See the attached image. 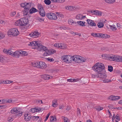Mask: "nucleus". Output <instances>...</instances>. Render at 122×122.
Here are the masks:
<instances>
[{
  "label": "nucleus",
  "instance_id": "obj_31",
  "mask_svg": "<svg viewBox=\"0 0 122 122\" xmlns=\"http://www.w3.org/2000/svg\"><path fill=\"white\" fill-rule=\"evenodd\" d=\"M57 104V100H55L53 101L52 105L53 107H56Z\"/></svg>",
  "mask_w": 122,
  "mask_h": 122
},
{
  "label": "nucleus",
  "instance_id": "obj_46",
  "mask_svg": "<svg viewBox=\"0 0 122 122\" xmlns=\"http://www.w3.org/2000/svg\"><path fill=\"white\" fill-rule=\"evenodd\" d=\"M117 62H122V57L120 56H118Z\"/></svg>",
  "mask_w": 122,
  "mask_h": 122
},
{
  "label": "nucleus",
  "instance_id": "obj_7",
  "mask_svg": "<svg viewBox=\"0 0 122 122\" xmlns=\"http://www.w3.org/2000/svg\"><path fill=\"white\" fill-rule=\"evenodd\" d=\"M31 3H27L26 4V6L25 7V9L24 11V15H27L29 13V10H30L29 9L31 7Z\"/></svg>",
  "mask_w": 122,
  "mask_h": 122
},
{
  "label": "nucleus",
  "instance_id": "obj_28",
  "mask_svg": "<svg viewBox=\"0 0 122 122\" xmlns=\"http://www.w3.org/2000/svg\"><path fill=\"white\" fill-rule=\"evenodd\" d=\"M67 47V45L63 43H60V48L61 49L66 48Z\"/></svg>",
  "mask_w": 122,
  "mask_h": 122
},
{
  "label": "nucleus",
  "instance_id": "obj_37",
  "mask_svg": "<svg viewBox=\"0 0 122 122\" xmlns=\"http://www.w3.org/2000/svg\"><path fill=\"white\" fill-rule=\"evenodd\" d=\"M13 119L14 118L12 116H10L8 118V120L9 122H11L13 120Z\"/></svg>",
  "mask_w": 122,
  "mask_h": 122
},
{
  "label": "nucleus",
  "instance_id": "obj_24",
  "mask_svg": "<svg viewBox=\"0 0 122 122\" xmlns=\"http://www.w3.org/2000/svg\"><path fill=\"white\" fill-rule=\"evenodd\" d=\"M79 59L80 61H79L78 63H80L81 62H85L86 60V59L84 58V57H82L80 56Z\"/></svg>",
  "mask_w": 122,
  "mask_h": 122
},
{
  "label": "nucleus",
  "instance_id": "obj_16",
  "mask_svg": "<svg viewBox=\"0 0 122 122\" xmlns=\"http://www.w3.org/2000/svg\"><path fill=\"white\" fill-rule=\"evenodd\" d=\"M66 9L70 11H74L76 9V8L74 6H67L66 7Z\"/></svg>",
  "mask_w": 122,
  "mask_h": 122
},
{
  "label": "nucleus",
  "instance_id": "obj_8",
  "mask_svg": "<svg viewBox=\"0 0 122 122\" xmlns=\"http://www.w3.org/2000/svg\"><path fill=\"white\" fill-rule=\"evenodd\" d=\"M40 34L37 31H35L29 34V35L31 37L35 38L39 37Z\"/></svg>",
  "mask_w": 122,
  "mask_h": 122
},
{
  "label": "nucleus",
  "instance_id": "obj_55",
  "mask_svg": "<svg viewBox=\"0 0 122 122\" xmlns=\"http://www.w3.org/2000/svg\"><path fill=\"white\" fill-rule=\"evenodd\" d=\"M3 52L6 54H8V50H7L6 49H4L3 50Z\"/></svg>",
  "mask_w": 122,
  "mask_h": 122
},
{
  "label": "nucleus",
  "instance_id": "obj_41",
  "mask_svg": "<svg viewBox=\"0 0 122 122\" xmlns=\"http://www.w3.org/2000/svg\"><path fill=\"white\" fill-rule=\"evenodd\" d=\"M36 112H39L41 111H42L43 110L42 109H41V108H35Z\"/></svg>",
  "mask_w": 122,
  "mask_h": 122
},
{
  "label": "nucleus",
  "instance_id": "obj_2",
  "mask_svg": "<svg viewBox=\"0 0 122 122\" xmlns=\"http://www.w3.org/2000/svg\"><path fill=\"white\" fill-rule=\"evenodd\" d=\"M105 67L104 64L100 62H98L95 64L92 67V69L98 73V76L100 78H105L107 75L103 74Z\"/></svg>",
  "mask_w": 122,
  "mask_h": 122
},
{
  "label": "nucleus",
  "instance_id": "obj_63",
  "mask_svg": "<svg viewBox=\"0 0 122 122\" xmlns=\"http://www.w3.org/2000/svg\"><path fill=\"white\" fill-rule=\"evenodd\" d=\"M71 107L70 106H68L66 108V109L67 110H70L71 109Z\"/></svg>",
  "mask_w": 122,
  "mask_h": 122
},
{
  "label": "nucleus",
  "instance_id": "obj_58",
  "mask_svg": "<svg viewBox=\"0 0 122 122\" xmlns=\"http://www.w3.org/2000/svg\"><path fill=\"white\" fill-rule=\"evenodd\" d=\"M80 111V109L79 108H77V113L78 114H80L81 113Z\"/></svg>",
  "mask_w": 122,
  "mask_h": 122
},
{
  "label": "nucleus",
  "instance_id": "obj_19",
  "mask_svg": "<svg viewBox=\"0 0 122 122\" xmlns=\"http://www.w3.org/2000/svg\"><path fill=\"white\" fill-rule=\"evenodd\" d=\"M45 63L44 62L42 61L39 62V68H43L45 67Z\"/></svg>",
  "mask_w": 122,
  "mask_h": 122
},
{
  "label": "nucleus",
  "instance_id": "obj_10",
  "mask_svg": "<svg viewBox=\"0 0 122 122\" xmlns=\"http://www.w3.org/2000/svg\"><path fill=\"white\" fill-rule=\"evenodd\" d=\"M91 12L92 13H94L96 15L101 16L102 13L101 11L97 10H91Z\"/></svg>",
  "mask_w": 122,
  "mask_h": 122
},
{
  "label": "nucleus",
  "instance_id": "obj_38",
  "mask_svg": "<svg viewBox=\"0 0 122 122\" xmlns=\"http://www.w3.org/2000/svg\"><path fill=\"white\" fill-rule=\"evenodd\" d=\"M8 54L9 55H11L12 56V55H13L14 52V51H12V50H8Z\"/></svg>",
  "mask_w": 122,
  "mask_h": 122
},
{
  "label": "nucleus",
  "instance_id": "obj_20",
  "mask_svg": "<svg viewBox=\"0 0 122 122\" xmlns=\"http://www.w3.org/2000/svg\"><path fill=\"white\" fill-rule=\"evenodd\" d=\"M30 115H24V119L26 121H28L30 119L31 117Z\"/></svg>",
  "mask_w": 122,
  "mask_h": 122
},
{
  "label": "nucleus",
  "instance_id": "obj_12",
  "mask_svg": "<svg viewBox=\"0 0 122 122\" xmlns=\"http://www.w3.org/2000/svg\"><path fill=\"white\" fill-rule=\"evenodd\" d=\"M73 56V61L78 63L79 61H80L79 59L80 56L77 55Z\"/></svg>",
  "mask_w": 122,
  "mask_h": 122
},
{
  "label": "nucleus",
  "instance_id": "obj_25",
  "mask_svg": "<svg viewBox=\"0 0 122 122\" xmlns=\"http://www.w3.org/2000/svg\"><path fill=\"white\" fill-rule=\"evenodd\" d=\"M78 23V25L82 26H85V23L84 21H78L77 22Z\"/></svg>",
  "mask_w": 122,
  "mask_h": 122
},
{
  "label": "nucleus",
  "instance_id": "obj_14",
  "mask_svg": "<svg viewBox=\"0 0 122 122\" xmlns=\"http://www.w3.org/2000/svg\"><path fill=\"white\" fill-rule=\"evenodd\" d=\"M87 21L88 24L92 26H95L96 25V23L93 21L91 20L87 19Z\"/></svg>",
  "mask_w": 122,
  "mask_h": 122
},
{
  "label": "nucleus",
  "instance_id": "obj_33",
  "mask_svg": "<svg viewBox=\"0 0 122 122\" xmlns=\"http://www.w3.org/2000/svg\"><path fill=\"white\" fill-rule=\"evenodd\" d=\"M97 26L99 28H102L104 26V24L102 22H99L97 24Z\"/></svg>",
  "mask_w": 122,
  "mask_h": 122
},
{
  "label": "nucleus",
  "instance_id": "obj_11",
  "mask_svg": "<svg viewBox=\"0 0 122 122\" xmlns=\"http://www.w3.org/2000/svg\"><path fill=\"white\" fill-rule=\"evenodd\" d=\"M120 98V97L119 96H110L109 98L112 101H115L118 100Z\"/></svg>",
  "mask_w": 122,
  "mask_h": 122
},
{
  "label": "nucleus",
  "instance_id": "obj_57",
  "mask_svg": "<svg viewBox=\"0 0 122 122\" xmlns=\"http://www.w3.org/2000/svg\"><path fill=\"white\" fill-rule=\"evenodd\" d=\"M115 118L116 119V121H119L120 120L119 117V116H117V115L115 117Z\"/></svg>",
  "mask_w": 122,
  "mask_h": 122
},
{
  "label": "nucleus",
  "instance_id": "obj_1",
  "mask_svg": "<svg viewBox=\"0 0 122 122\" xmlns=\"http://www.w3.org/2000/svg\"><path fill=\"white\" fill-rule=\"evenodd\" d=\"M28 45L31 46H35V48H37L38 50L45 51L43 54L44 56L50 55L53 54L52 51L51 50H48L47 48L42 45L40 42L38 41H35L29 43Z\"/></svg>",
  "mask_w": 122,
  "mask_h": 122
},
{
  "label": "nucleus",
  "instance_id": "obj_32",
  "mask_svg": "<svg viewBox=\"0 0 122 122\" xmlns=\"http://www.w3.org/2000/svg\"><path fill=\"white\" fill-rule=\"evenodd\" d=\"M105 1L107 3L111 4L115 2V0H105Z\"/></svg>",
  "mask_w": 122,
  "mask_h": 122
},
{
  "label": "nucleus",
  "instance_id": "obj_13",
  "mask_svg": "<svg viewBox=\"0 0 122 122\" xmlns=\"http://www.w3.org/2000/svg\"><path fill=\"white\" fill-rule=\"evenodd\" d=\"M51 76L49 75L44 74L41 76V78L44 80H48L50 79Z\"/></svg>",
  "mask_w": 122,
  "mask_h": 122
},
{
  "label": "nucleus",
  "instance_id": "obj_3",
  "mask_svg": "<svg viewBox=\"0 0 122 122\" xmlns=\"http://www.w3.org/2000/svg\"><path fill=\"white\" fill-rule=\"evenodd\" d=\"M28 23V20L27 18H20L19 20L17 21L15 23V25L19 26H22L26 25Z\"/></svg>",
  "mask_w": 122,
  "mask_h": 122
},
{
  "label": "nucleus",
  "instance_id": "obj_62",
  "mask_svg": "<svg viewBox=\"0 0 122 122\" xmlns=\"http://www.w3.org/2000/svg\"><path fill=\"white\" fill-rule=\"evenodd\" d=\"M67 81H69L70 82H74V79H67Z\"/></svg>",
  "mask_w": 122,
  "mask_h": 122
},
{
  "label": "nucleus",
  "instance_id": "obj_27",
  "mask_svg": "<svg viewBox=\"0 0 122 122\" xmlns=\"http://www.w3.org/2000/svg\"><path fill=\"white\" fill-rule=\"evenodd\" d=\"M39 62H36L32 64V66L34 67H37L39 68Z\"/></svg>",
  "mask_w": 122,
  "mask_h": 122
},
{
  "label": "nucleus",
  "instance_id": "obj_30",
  "mask_svg": "<svg viewBox=\"0 0 122 122\" xmlns=\"http://www.w3.org/2000/svg\"><path fill=\"white\" fill-rule=\"evenodd\" d=\"M95 108L98 111H100L103 109V107H101L100 106H96L95 107Z\"/></svg>",
  "mask_w": 122,
  "mask_h": 122
},
{
  "label": "nucleus",
  "instance_id": "obj_42",
  "mask_svg": "<svg viewBox=\"0 0 122 122\" xmlns=\"http://www.w3.org/2000/svg\"><path fill=\"white\" fill-rule=\"evenodd\" d=\"M68 22L69 24L72 25L74 22V21L71 19H70L69 20Z\"/></svg>",
  "mask_w": 122,
  "mask_h": 122
},
{
  "label": "nucleus",
  "instance_id": "obj_9",
  "mask_svg": "<svg viewBox=\"0 0 122 122\" xmlns=\"http://www.w3.org/2000/svg\"><path fill=\"white\" fill-rule=\"evenodd\" d=\"M118 56L113 55V56H110L109 57V59L110 61H113L117 62Z\"/></svg>",
  "mask_w": 122,
  "mask_h": 122
},
{
  "label": "nucleus",
  "instance_id": "obj_6",
  "mask_svg": "<svg viewBox=\"0 0 122 122\" xmlns=\"http://www.w3.org/2000/svg\"><path fill=\"white\" fill-rule=\"evenodd\" d=\"M46 16L48 19L51 20H56L57 18L55 14L52 12L47 13Z\"/></svg>",
  "mask_w": 122,
  "mask_h": 122
},
{
  "label": "nucleus",
  "instance_id": "obj_5",
  "mask_svg": "<svg viewBox=\"0 0 122 122\" xmlns=\"http://www.w3.org/2000/svg\"><path fill=\"white\" fill-rule=\"evenodd\" d=\"M8 33V35L16 36L19 34V32L18 31L17 29L13 28L9 30Z\"/></svg>",
  "mask_w": 122,
  "mask_h": 122
},
{
  "label": "nucleus",
  "instance_id": "obj_49",
  "mask_svg": "<svg viewBox=\"0 0 122 122\" xmlns=\"http://www.w3.org/2000/svg\"><path fill=\"white\" fill-rule=\"evenodd\" d=\"M5 37V35L3 33H0V39H2Z\"/></svg>",
  "mask_w": 122,
  "mask_h": 122
},
{
  "label": "nucleus",
  "instance_id": "obj_34",
  "mask_svg": "<svg viewBox=\"0 0 122 122\" xmlns=\"http://www.w3.org/2000/svg\"><path fill=\"white\" fill-rule=\"evenodd\" d=\"M44 2L45 4L47 5H49L51 3V2L49 0H45Z\"/></svg>",
  "mask_w": 122,
  "mask_h": 122
},
{
  "label": "nucleus",
  "instance_id": "obj_15",
  "mask_svg": "<svg viewBox=\"0 0 122 122\" xmlns=\"http://www.w3.org/2000/svg\"><path fill=\"white\" fill-rule=\"evenodd\" d=\"M21 54V53L20 52V51H16L14 52L13 55H12V56H14L15 57H19Z\"/></svg>",
  "mask_w": 122,
  "mask_h": 122
},
{
  "label": "nucleus",
  "instance_id": "obj_44",
  "mask_svg": "<svg viewBox=\"0 0 122 122\" xmlns=\"http://www.w3.org/2000/svg\"><path fill=\"white\" fill-rule=\"evenodd\" d=\"M26 4V2L21 3L20 5L21 6L24 8L25 9Z\"/></svg>",
  "mask_w": 122,
  "mask_h": 122
},
{
  "label": "nucleus",
  "instance_id": "obj_45",
  "mask_svg": "<svg viewBox=\"0 0 122 122\" xmlns=\"http://www.w3.org/2000/svg\"><path fill=\"white\" fill-rule=\"evenodd\" d=\"M82 15H81L80 14L77 15L76 16V18L77 19L81 20L82 19Z\"/></svg>",
  "mask_w": 122,
  "mask_h": 122
},
{
  "label": "nucleus",
  "instance_id": "obj_39",
  "mask_svg": "<svg viewBox=\"0 0 122 122\" xmlns=\"http://www.w3.org/2000/svg\"><path fill=\"white\" fill-rule=\"evenodd\" d=\"M5 60L3 56H0V61L1 62H3Z\"/></svg>",
  "mask_w": 122,
  "mask_h": 122
},
{
  "label": "nucleus",
  "instance_id": "obj_22",
  "mask_svg": "<svg viewBox=\"0 0 122 122\" xmlns=\"http://www.w3.org/2000/svg\"><path fill=\"white\" fill-rule=\"evenodd\" d=\"M40 15L44 17L45 15V13L44 9L39 11Z\"/></svg>",
  "mask_w": 122,
  "mask_h": 122
},
{
  "label": "nucleus",
  "instance_id": "obj_43",
  "mask_svg": "<svg viewBox=\"0 0 122 122\" xmlns=\"http://www.w3.org/2000/svg\"><path fill=\"white\" fill-rule=\"evenodd\" d=\"M103 34L102 33H99L97 34V37L102 38V37H103Z\"/></svg>",
  "mask_w": 122,
  "mask_h": 122
},
{
  "label": "nucleus",
  "instance_id": "obj_21",
  "mask_svg": "<svg viewBox=\"0 0 122 122\" xmlns=\"http://www.w3.org/2000/svg\"><path fill=\"white\" fill-rule=\"evenodd\" d=\"M11 114H15L17 113V107L13 108L10 111Z\"/></svg>",
  "mask_w": 122,
  "mask_h": 122
},
{
  "label": "nucleus",
  "instance_id": "obj_36",
  "mask_svg": "<svg viewBox=\"0 0 122 122\" xmlns=\"http://www.w3.org/2000/svg\"><path fill=\"white\" fill-rule=\"evenodd\" d=\"M110 37V36L109 35L106 34H103V37L102 38H109Z\"/></svg>",
  "mask_w": 122,
  "mask_h": 122
},
{
  "label": "nucleus",
  "instance_id": "obj_29",
  "mask_svg": "<svg viewBox=\"0 0 122 122\" xmlns=\"http://www.w3.org/2000/svg\"><path fill=\"white\" fill-rule=\"evenodd\" d=\"M109 25L110 29L112 30H116L117 29L115 26L114 25Z\"/></svg>",
  "mask_w": 122,
  "mask_h": 122
},
{
  "label": "nucleus",
  "instance_id": "obj_40",
  "mask_svg": "<svg viewBox=\"0 0 122 122\" xmlns=\"http://www.w3.org/2000/svg\"><path fill=\"white\" fill-rule=\"evenodd\" d=\"M38 8L40 10H42L43 9V7L42 5L40 4H38Z\"/></svg>",
  "mask_w": 122,
  "mask_h": 122
},
{
  "label": "nucleus",
  "instance_id": "obj_23",
  "mask_svg": "<svg viewBox=\"0 0 122 122\" xmlns=\"http://www.w3.org/2000/svg\"><path fill=\"white\" fill-rule=\"evenodd\" d=\"M51 118V121H53V122H55L56 121V117L55 116H51L50 117Z\"/></svg>",
  "mask_w": 122,
  "mask_h": 122
},
{
  "label": "nucleus",
  "instance_id": "obj_59",
  "mask_svg": "<svg viewBox=\"0 0 122 122\" xmlns=\"http://www.w3.org/2000/svg\"><path fill=\"white\" fill-rule=\"evenodd\" d=\"M75 35H78L80 36H81V34L79 33H78V32H75V34L73 35L75 36Z\"/></svg>",
  "mask_w": 122,
  "mask_h": 122
},
{
  "label": "nucleus",
  "instance_id": "obj_48",
  "mask_svg": "<svg viewBox=\"0 0 122 122\" xmlns=\"http://www.w3.org/2000/svg\"><path fill=\"white\" fill-rule=\"evenodd\" d=\"M63 120L64 122H69V121H68V119L67 117H63Z\"/></svg>",
  "mask_w": 122,
  "mask_h": 122
},
{
  "label": "nucleus",
  "instance_id": "obj_51",
  "mask_svg": "<svg viewBox=\"0 0 122 122\" xmlns=\"http://www.w3.org/2000/svg\"><path fill=\"white\" fill-rule=\"evenodd\" d=\"M111 81L110 80H109L108 79H105L103 80V81L104 82H108Z\"/></svg>",
  "mask_w": 122,
  "mask_h": 122
},
{
  "label": "nucleus",
  "instance_id": "obj_53",
  "mask_svg": "<svg viewBox=\"0 0 122 122\" xmlns=\"http://www.w3.org/2000/svg\"><path fill=\"white\" fill-rule=\"evenodd\" d=\"M47 60L48 61L50 62H52L54 61V60L53 58L51 59V58L49 57L47 58Z\"/></svg>",
  "mask_w": 122,
  "mask_h": 122
},
{
  "label": "nucleus",
  "instance_id": "obj_47",
  "mask_svg": "<svg viewBox=\"0 0 122 122\" xmlns=\"http://www.w3.org/2000/svg\"><path fill=\"white\" fill-rule=\"evenodd\" d=\"M30 112H32V113H34L36 112L35 108H32L30 110Z\"/></svg>",
  "mask_w": 122,
  "mask_h": 122
},
{
  "label": "nucleus",
  "instance_id": "obj_61",
  "mask_svg": "<svg viewBox=\"0 0 122 122\" xmlns=\"http://www.w3.org/2000/svg\"><path fill=\"white\" fill-rule=\"evenodd\" d=\"M102 56L103 59H106L107 58L106 55L105 54H102Z\"/></svg>",
  "mask_w": 122,
  "mask_h": 122
},
{
  "label": "nucleus",
  "instance_id": "obj_50",
  "mask_svg": "<svg viewBox=\"0 0 122 122\" xmlns=\"http://www.w3.org/2000/svg\"><path fill=\"white\" fill-rule=\"evenodd\" d=\"M2 104H6L7 103V100L5 99H3L2 100Z\"/></svg>",
  "mask_w": 122,
  "mask_h": 122
},
{
  "label": "nucleus",
  "instance_id": "obj_52",
  "mask_svg": "<svg viewBox=\"0 0 122 122\" xmlns=\"http://www.w3.org/2000/svg\"><path fill=\"white\" fill-rule=\"evenodd\" d=\"M60 43H55L54 44V46L60 48Z\"/></svg>",
  "mask_w": 122,
  "mask_h": 122
},
{
  "label": "nucleus",
  "instance_id": "obj_35",
  "mask_svg": "<svg viewBox=\"0 0 122 122\" xmlns=\"http://www.w3.org/2000/svg\"><path fill=\"white\" fill-rule=\"evenodd\" d=\"M113 68L112 66H108V71L111 72L113 71Z\"/></svg>",
  "mask_w": 122,
  "mask_h": 122
},
{
  "label": "nucleus",
  "instance_id": "obj_17",
  "mask_svg": "<svg viewBox=\"0 0 122 122\" xmlns=\"http://www.w3.org/2000/svg\"><path fill=\"white\" fill-rule=\"evenodd\" d=\"M38 10L36 8L34 7H32L31 9L29 10V13L30 14L37 12Z\"/></svg>",
  "mask_w": 122,
  "mask_h": 122
},
{
  "label": "nucleus",
  "instance_id": "obj_26",
  "mask_svg": "<svg viewBox=\"0 0 122 122\" xmlns=\"http://www.w3.org/2000/svg\"><path fill=\"white\" fill-rule=\"evenodd\" d=\"M20 52H21V54H20V55H21L22 56H26L28 54V53L27 52L23 51H20Z\"/></svg>",
  "mask_w": 122,
  "mask_h": 122
},
{
  "label": "nucleus",
  "instance_id": "obj_54",
  "mask_svg": "<svg viewBox=\"0 0 122 122\" xmlns=\"http://www.w3.org/2000/svg\"><path fill=\"white\" fill-rule=\"evenodd\" d=\"M91 35L94 37H97V34L95 33H92L91 34Z\"/></svg>",
  "mask_w": 122,
  "mask_h": 122
},
{
  "label": "nucleus",
  "instance_id": "obj_18",
  "mask_svg": "<svg viewBox=\"0 0 122 122\" xmlns=\"http://www.w3.org/2000/svg\"><path fill=\"white\" fill-rule=\"evenodd\" d=\"M17 113L22 114L23 113V111L20 107H17Z\"/></svg>",
  "mask_w": 122,
  "mask_h": 122
},
{
  "label": "nucleus",
  "instance_id": "obj_60",
  "mask_svg": "<svg viewBox=\"0 0 122 122\" xmlns=\"http://www.w3.org/2000/svg\"><path fill=\"white\" fill-rule=\"evenodd\" d=\"M3 83L5 84H9V80H6L5 81H3Z\"/></svg>",
  "mask_w": 122,
  "mask_h": 122
},
{
  "label": "nucleus",
  "instance_id": "obj_56",
  "mask_svg": "<svg viewBox=\"0 0 122 122\" xmlns=\"http://www.w3.org/2000/svg\"><path fill=\"white\" fill-rule=\"evenodd\" d=\"M37 20H38L40 22L44 21V19L41 18H40V17H38L37 18Z\"/></svg>",
  "mask_w": 122,
  "mask_h": 122
},
{
  "label": "nucleus",
  "instance_id": "obj_64",
  "mask_svg": "<svg viewBox=\"0 0 122 122\" xmlns=\"http://www.w3.org/2000/svg\"><path fill=\"white\" fill-rule=\"evenodd\" d=\"M77 24L76 22H74V21L72 25H73L74 26H76L77 25Z\"/></svg>",
  "mask_w": 122,
  "mask_h": 122
},
{
  "label": "nucleus",
  "instance_id": "obj_4",
  "mask_svg": "<svg viewBox=\"0 0 122 122\" xmlns=\"http://www.w3.org/2000/svg\"><path fill=\"white\" fill-rule=\"evenodd\" d=\"M73 56L68 55L63 56L61 57V59L67 63H70L73 61Z\"/></svg>",
  "mask_w": 122,
  "mask_h": 122
}]
</instances>
